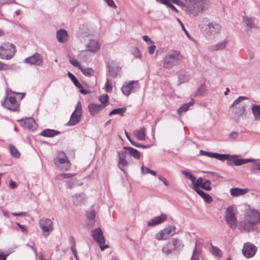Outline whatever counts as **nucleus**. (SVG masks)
<instances>
[{"label":"nucleus","instance_id":"1","mask_svg":"<svg viewBox=\"0 0 260 260\" xmlns=\"http://www.w3.org/2000/svg\"><path fill=\"white\" fill-rule=\"evenodd\" d=\"M260 221V213L255 209L247 210L244 215V220L239 224V229L247 232H258L256 224Z\"/></svg>","mask_w":260,"mask_h":260},{"label":"nucleus","instance_id":"2","mask_svg":"<svg viewBox=\"0 0 260 260\" xmlns=\"http://www.w3.org/2000/svg\"><path fill=\"white\" fill-rule=\"evenodd\" d=\"M22 94L20 100L25 95L24 93L15 92L11 89H7L5 92V98L1 102L3 107L13 112L19 111V103L16 101V95Z\"/></svg>","mask_w":260,"mask_h":260},{"label":"nucleus","instance_id":"3","mask_svg":"<svg viewBox=\"0 0 260 260\" xmlns=\"http://www.w3.org/2000/svg\"><path fill=\"white\" fill-rule=\"evenodd\" d=\"M210 5L209 0H192L184 9L190 17H196L200 13L207 9Z\"/></svg>","mask_w":260,"mask_h":260},{"label":"nucleus","instance_id":"4","mask_svg":"<svg viewBox=\"0 0 260 260\" xmlns=\"http://www.w3.org/2000/svg\"><path fill=\"white\" fill-rule=\"evenodd\" d=\"M213 158L221 161L226 160V164L230 166H233L234 165L238 166L248 162L255 161V160L253 159L240 158L239 156L236 155H231L229 154H220L218 153H214Z\"/></svg>","mask_w":260,"mask_h":260},{"label":"nucleus","instance_id":"5","mask_svg":"<svg viewBox=\"0 0 260 260\" xmlns=\"http://www.w3.org/2000/svg\"><path fill=\"white\" fill-rule=\"evenodd\" d=\"M184 57L180 51L173 50L169 52L163 60V67L167 69L172 68L180 64L183 60Z\"/></svg>","mask_w":260,"mask_h":260},{"label":"nucleus","instance_id":"6","mask_svg":"<svg viewBox=\"0 0 260 260\" xmlns=\"http://www.w3.org/2000/svg\"><path fill=\"white\" fill-rule=\"evenodd\" d=\"M54 163L56 167L62 171H67L71 167L70 162L66 154L62 151L57 153L54 158Z\"/></svg>","mask_w":260,"mask_h":260},{"label":"nucleus","instance_id":"7","mask_svg":"<svg viewBox=\"0 0 260 260\" xmlns=\"http://www.w3.org/2000/svg\"><path fill=\"white\" fill-rule=\"evenodd\" d=\"M182 242L178 239H173L165 245L161 249L162 253L168 255L174 251L179 252L183 247Z\"/></svg>","mask_w":260,"mask_h":260},{"label":"nucleus","instance_id":"8","mask_svg":"<svg viewBox=\"0 0 260 260\" xmlns=\"http://www.w3.org/2000/svg\"><path fill=\"white\" fill-rule=\"evenodd\" d=\"M15 52V46L12 43H3L0 46V58L2 59H11Z\"/></svg>","mask_w":260,"mask_h":260},{"label":"nucleus","instance_id":"9","mask_svg":"<svg viewBox=\"0 0 260 260\" xmlns=\"http://www.w3.org/2000/svg\"><path fill=\"white\" fill-rule=\"evenodd\" d=\"M204 22L208 23L206 25L204 29V33L207 37L209 39L214 36L216 34L220 33L221 30V26L219 23L212 22H208L209 20L207 18L204 19Z\"/></svg>","mask_w":260,"mask_h":260},{"label":"nucleus","instance_id":"10","mask_svg":"<svg viewBox=\"0 0 260 260\" xmlns=\"http://www.w3.org/2000/svg\"><path fill=\"white\" fill-rule=\"evenodd\" d=\"M224 218L227 224L231 229L235 230L236 228L237 220L235 209L233 207L229 206L226 208Z\"/></svg>","mask_w":260,"mask_h":260},{"label":"nucleus","instance_id":"11","mask_svg":"<svg viewBox=\"0 0 260 260\" xmlns=\"http://www.w3.org/2000/svg\"><path fill=\"white\" fill-rule=\"evenodd\" d=\"M82 115V106L80 102H78L76 108L72 113L69 121L67 125L74 126L78 124L81 120Z\"/></svg>","mask_w":260,"mask_h":260},{"label":"nucleus","instance_id":"12","mask_svg":"<svg viewBox=\"0 0 260 260\" xmlns=\"http://www.w3.org/2000/svg\"><path fill=\"white\" fill-rule=\"evenodd\" d=\"M139 89L138 81H131L125 82L121 89L123 94L128 96L131 93L135 92Z\"/></svg>","mask_w":260,"mask_h":260},{"label":"nucleus","instance_id":"13","mask_svg":"<svg viewBox=\"0 0 260 260\" xmlns=\"http://www.w3.org/2000/svg\"><path fill=\"white\" fill-rule=\"evenodd\" d=\"M176 233L175 226H168L157 233L155 238L158 240H166L171 236H173Z\"/></svg>","mask_w":260,"mask_h":260},{"label":"nucleus","instance_id":"14","mask_svg":"<svg viewBox=\"0 0 260 260\" xmlns=\"http://www.w3.org/2000/svg\"><path fill=\"white\" fill-rule=\"evenodd\" d=\"M181 173L191 181L193 184L192 189L194 191L197 189H200L199 187L204 183L203 179L202 177H199L198 179H196L195 176L185 170H182Z\"/></svg>","mask_w":260,"mask_h":260},{"label":"nucleus","instance_id":"15","mask_svg":"<svg viewBox=\"0 0 260 260\" xmlns=\"http://www.w3.org/2000/svg\"><path fill=\"white\" fill-rule=\"evenodd\" d=\"M39 225L43 232L47 233L46 236L53 230V222L49 218H43L39 220Z\"/></svg>","mask_w":260,"mask_h":260},{"label":"nucleus","instance_id":"16","mask_svg":"<svg viewBox=\"0 0 260 260\" xmlns=\"http://www.w3.org/2000/svg\"><path fill=\"white\" fill-rule=\"evenodd\" d=\"M24 62L36 66H42L43 63V59L40 54L36 53L26 58L24 60Z\"/></svg>","mask_w":260,"mask_h":260},{"label":"nucleus","instance_id":"17","mask_svg":"<svg viewBox=\"0 0 260 260\" xmlns=\"http://www.w3.org/2000/svg\"><path fill=\"white\" fill-rule=\"evenodd\" d=\"M17 121L24 128L34 131L37 128V125L35 120L32 118H26L19 119Z\"/></svg>","mask_w":260,"mask_h":260},{"label":"nucleus","instance_id":"18","mask_svg":"<svg viewBox=\"0 0 260 260\" xmlns=\"http://www.w3.org/2000/svg\"><path fill=\"white\" fill-rule=\"evenodd\" d=\"M256 251V247L250 242L244 244L242 253L246 258H250L254 255Z\"/></svg>","mask_w":260,"mask_h":260},{"label":"nucleus","instance_id":"19","mask_svg":"<svg viewBox=\"0 0 260 260\" xmlns=\"http://www.w3.org/2000/svg\"><path fill=\"white\" fill-rule=\"evenodd\" d=\"M91 236L93 239L98 244L105 243V238L104 236L103 231L100 228L92 230L91 231Z\"/></svg>","mask_w":260,"mask_h":260},{"label":"nucleus","instance_id":"20","mask_svg":"<svg viewBox=\"0 0 260 260\" xmlns=\"http://www.w3.org/2000/svg\"><path fill=\"white\" fill-rule=\"evenodd\" d=\"M107 67L110 76L113 78H116L117 76L118 71L120 69L118 63L114 61H108Z\"/></svg>","mask_w":260,"mask_h":260},{"label":"nucleus","instance_id":"21","mask_svg":"<svg viewBox=\"0 0 260 260\" xmlns=\"http://www.w3.org/2000/svg\"><path fill=\"white\" fill-rule=\"evenodd\" d=\"M86 196L83 192L76 193L72 197L73 204L75 206H80L84 204L86 199Z\"/></svg>","mask_w":260,"mask_h":260},{"label":"nucleus","instance_id":"22","mask_svg":"<svg viewBox=\"0 0 260 260\" xmlns=\"http://www.w3.org/2000/svg\"><path fill=\"white\" fill-rule=\"evenodd\" d=\"M243 22L246 25L245 31L249 35L248 31L253 28L256 27V20L255 18L243 17Z\"/></svg>","mask_w":260,"mask_h":260},{"label":"nucleus","instance_id":"23","mask_svg":"<svg viewBox=\"0 0 260 260\" xmlns=\"http://www.w3.org/2000/svg\"><path fill=\"white\" fill-rule=\"evenodd\" d=\"M167 219V215L165 214L162 213L160 216L155 217L150 221H148L147 225L149 226H155L166 221Z\"/></svg>","mask_w":260,"mask_h":260},{"label":"nucleus","instance_id":"24","mask_svg":"<svg viewBox=\"0 0 260 260\" xmlns=\"http://www.w3.org/2000/svg\"><path fill=\"white\" fill-rule=\"evenodd\" d=\"M247 100L248 99L245 96H239L234 102L230 108L236 107L241 109H246V103L244 101Z\"/></svg>","mask_w":260,"mask_h":260},{"label":"nucleus","instance_id":"25","mask_svg":"<svg viewBox=\"0 0 260 260\" xmlns=\"http://www.w3.org/2000/svg\"><path fill=\"white\" fill-rule=\"evenodd\" d=\"M88 109L90 114L92 116H94L103 110L104 109V106H101L100 104L90 103L88 106Z\"/></svg>","mask_w":260,"mask_h":260},{"label":"nucleus","instance_id":"26","mask_svg":"<svg viewBox=\"0 0 260 260\" xmlns=\"http://www.w3.org/2000/svg\"><path fill=\"white\" fill-rule=\"evenodd\" d=\"M86 47L88 51L94 53L99 50L100 45L96 41L90 40L86 45Z\"/></svg>","mask_w":260,"mask_h":260},{"label":"nucleus","instance_id":"27","mask_svg":"<svg viewBox=\"0 0 260 260\" xmlns=\"http://www.w3.org/2000/svg\"><path fill=\"white\" fill-rule=\"evenodd\" d=\"M68 37V32L63 28H61L56 32V38L59 43H65Z\"/></svg>","mask_w":260,"mask_h":260},{"label":"nucleus","instance_id":"28","mask_svg":"<svg viewBox=\"0 0 260 260\" xmlns=\"http://www.w3.org/2000/svg\"><path fill=\"white\" fill-rule=\"evenodd\" d=\"M179 84L187 82L190 78L189 74L184 70H180L177 74Z\"/></svg>","mask_w":260,"mask_h":260},{"label":"nucleus","instance_id":"29","mask_svg":"<svg viewBox=\"0 0 260 260\" xmlns=\"http://www.w3.org/2000/svg\"><path fill=\"white\" fill-rule=\"evenodd\" d=\"M247 188H240L238 187L232 188L230 189V193L233 197L242 196L248 192Z\"/></svg>","mask_w":260,"mask_h":260},{"label":"nucleus","instance_id":"30","mask_svg":"<svg viewBox=\"0 0 260 260\" xmlns=\"http://www.w3.org/2000/svg\"><path fill=\"white\" fill-rule=\"evenodd\" d=\"M60 133V132L59 131L48 128L42 131L40 135L45 137H53Z\"/></svg>","mask_w":260,"mask_h":260},{"label":"nucleus","instance_id":"31","mask_svg":"<svg viewBox=\"0 0 260 260\" xmlns=\"http://www.w3.org/2000/svg\"><path fill=\"white\" fill-rule=\"evenodd\" d=\"M230 108L232 109V114L235 118V120L237 122L239 121V117L244 114L246 110V109H241L236 107H232Z\"/></svg>","mask_w":260,"mask_h":260},{"label":"nucleus","instance_id":"32","mask_svg":"<svg viewBox=\"0 0 260 260\" xmlns=\"http://www.w3.org/2000/svg\"><path fill=\"white\" fill-rule=\"evenodd\" d=\"M123 149L127 150L128 154L136 159H139L141 157L140 152L137 149L131 147L124 146Z\"/></svg>","mask_w":260,"mask_h":260},{"label":"nucleus","instance_id":"33","mask_svg":"<svg viewBox=\"0 0 260 260\" xmlns=\"http://www.w3.org/2000/svg\"><path fill=\"white\" fill-rule=\"evenodd\" d=\"M194 191H196L199 196H200L206 203L210 204L212 202L213 199L212 197L207 193L204 192L202 189H197Z\"/></svg>","mask_w":260,"mask_h":260},{"label":"nucleus","instance_id":"34","mask_svg":"<svg viewBox=\"0 0 260 260\" xmlns=\"http://www.w3.org/2000/svg\"><path fill=\"white\" fill-rule=\"evenodd\" d=\"M194 103V100L192 99L189 103L184 104L178 109V114L181 115L184 112H186L189 107L193 105Z\"/></svg>","mask_w":260,"mask_h":260},{"label":"nucleus","instance_id":"35","mask_svg":"<svg viewBox=\"0 0 260 260\" xmlns=\"http://www.w3.org/2000/svg\"><path fill=\"white\" fill-rule=\"evenodd\" d=\"M227 44H228V41L224 40V41H223L219 43H218L216 45H212L211 47V49L212 51L223 50L224 48H225Z\"/></svg>","mask_w":260,"mask_h":260},{"label":"nucleus","instance_id":"36","mask_svg":"<svg viewBox=\"0 0 260 260\" xmlns=\"http://www.w3.org/2000/svg\"><path fill=\"white\" fill-rule=\"evenodd\" d=\"M79 69L81 70L83 74L86 76L90 77L94 75V71L92 68H85L81 66Z\"/></svg>","mask_w":260,"mask_h":260},{"label":"nucleus","instance_id":"37","mask_svg":"<svg viewBox=\"0 0 260 260\" xmlns=\"http://www.w3.org/2000/svg\"><path fill=\"white\" fill-rule=\"evenodd\" d=\"M126 111V108L125 107L114 109L110 111L109 113V115L111 116L113 115L118 114L120 116H123Z\"/></svg>","mask_w":260,"mask_h":260},{"label":"nucleus","instance_id":"38","mask_svg":"<svg viewBox=\"0 0 260 260\" xmlns=\"http://www.w3.org/2000/svg\"><path fill=\"white\" fill-rule=\"evenodd\" d=\"M252 113L256 119H260V106L254 105L252 107Z\"/></svg>","mask_w":260,"mask_h":260},{"label":"nucleus","instance_id":"39","mask_svg":"<svg viewBox=\"0 0 260 260\" xmlns=\"http://www.w3.org/2000/svg\"><path fill=\"white\" fill-rule=\"evenodd\" d=\"M68 76L77 88L82 87V84L72 73L69 72L68 73Z\"/></svg>","mask_w":260,"mask_h":260},{"label":"nucleus","instance_id":"40","mask_svg":"<svg viewBox=\"0 0 260 260\" xmlns=\"http://www.w3.org/2000/svg\"><path fill=\"white\" fill-rule=\"evenodd\" d=\"M9 150L11 154L15 158H19L20 153L17 148L12 145H9Z\"/></svg>","mask_w":260,"mask_h":260},{"label":"nucleus","instance_id":"41","mask_svg":"<svg viewBox=\"0 0 260 260\" xmlns=\"http://www.w3.org/2000/svg\"><path fill=\"white\" fill-rule=\"evenodd\" d=\"M136 135L137 139L141 141H143L145 139V128L141 127L139 130L136 132Z\"/></svg>","mask_w":260,"mask_h":260},{"label":"nucleus","instance_id":"42","mask_svg":"<svg viewBox=\"0 0 260 260\" xmlns=\"http://www.w3.org/2000/svg\"><path fill=\"white\" fill-rule=\"evenodd\" d=\"M128 165V162L126 159H118V167L124 173H126V167Z\"/></svg>","mask_w":260,"mask_h":260},{"label":"nucleus","instance_id":"43","mask_svg":"<svg viewBox=\"0 0 260 260\" xmlns=\"http://www.w3.org/2000/svg\"><path fill=\"white\" fill-rule=\"evenodd\" d=\"M99 100L101 103L100 105L101 106H104L105 108L108 104L109 98V96L107 94H105L100 96Z\"/></svg>","mask_w":260,"mask_h":260},{"label":"nucleus","instance_id":"44","mask_svg":"<svg viewBox=\"0 0 260 260\" xmlns=\"http://www.w3.org/2000/svg\"><path fill=\"white\" fill-rule=\"evenodd\" d=\"M210 246L211 247V252L213 255L219 257L222 256V251L218 247L213 246L211 243Z\"/></svg>","mask_w":260,"mask_h":260},{"label":"nucleus","instance_id":"45","mask_svg":"<svg viewBox=\"0 0 260 260\" xmlns=\"http://www.w3.org/2000/svg\"><path fill=\"white\" fill-rule=\"evenodd\" d=\"M211 184V182L209 180H206L200 187L206 191H210L212 189Z\"/></svg>","mask_w":260,"mask_h":260},{"label":"nucleus","instance_id":"46","mask_svg":"<svg viewBox=\"0 0 260 260\" xmlns=\"http://www.w3.org/2000/svg\"><path fill=\"white\" fill-rule=\"evenodd\" d=\"M156 1L162 4L166 5L167 7L174 10L175 12H176V13L178 12V10L172 3H168V2L166 1Z\"/></svg>","mask_w":260,"mask_h":260},{"label":"nucleus","instance_id":"47","mask_svg":"<svg viewBox=\"0 0 260 260\" xmlns=\"http://www.w3.org/2000/svg\"><path fill=\"white\" fill-rule=\"evenodd\" d=\"M205 93V88L204 84L200 86L197 90L196 95L198 96H203Z\"/></svg>","mask_w":260,"mask_h":260},{"label":"nucleus","instance_id":"48","mask_svg":"<svg viewBox=\"0 0 260 260\" xmlns=\"http://www.w3.org/2000/svg\"><path fill=\"white\" fill-rule=\"evenodd\" d=\"M87 218L89 220H93L95 217V212L94 210L91 209L90 211L86 212Z\"/></svg>","mask_w":260,"mask_h":260},{"label":"nucleus","instance_id":"49","mask_svg":"<svg viewBox=\"0 0 260 260\" xmlns=\"http://www.w3.org/2000/svg\"><path fill=\"white\" fill-rule=\"evenodd\" d=\"M104 89L106 92L108 93L111 92L112 90V86L111 85L110 81L108 79H107V81L105 83Z\"/></svg>","mask_w":260,"mask_h":260},{"label":"nucleus","instance_id":"50","mask_svg":"<svg viewBox=\"0 0 260 260\" xmlns=\"http://www.w3.org/2000/svg\"><path fill=\"white\" fill-rule=\"evenodd\" d=\"M128 154L127 150L118 152V159H126L127 154Z\"/></svg>","mask_w":260,"mask_h":260},{"label":"nucleus","instance_id":"51","mask_svg":"<svg viewBox=\"0 0 260 260\" xmlns=\"http://www.w3.org/2000/svg\"><path fill=\"white\" fill-rule=\"evenodd\" d=\"M12 70V67L0 61V71H8Z\"/></svg>","mask_w":260,"mask_h":260},{"label":"nucleus","instance_id":"52","mask_svg":"<svg viewBox=\"0 0 260 260\" xmlns=\"http://www.w3.org/2000/svg\"><path fill=\"white\" fill-rule=\"evenodd\" d=\"M131 144L135 147H141V148H145V149L149 148L151 147V145H143L141 143H137L135 141L131 142Z\"/></svg>","mask_w":260,"mask_h":260},{"label":"nucleus","instance_id":"53","mask_svg":"<svg viewBox=\"0 0 260 260\" xmlns=\"http://www.w3.org/2000/svg\"><path fill=\"white\" fill-rule=\"evenodd\" d=\"M70 63L74 67H78L79 69L81 67V65L76 59L70 58L69 60Z\"/></svg>","mask_w":260,"mask_h":260},{"label":"nucleus","instance_id":"54","mask_svg":"<svg viewBox=\"0 0 260 260\" xmlns=\"http://www.w3.org/2000/svg\"><path fill=\"white\" fill-rule=\"evenodd\" d=\"M214 153L205 151L203 150H201L200 151V154L202 155H206L211 158H213Z\"/></svg>","mask_w":260,"mask_h":260},{"label":"nucleus","instance_id":"55","mask_svg":"<svg viewBox=\"0 0 260 260\" xmlns=\"http://www.w3.org/2000/svg\"><path fill=\"white\" fill-rule=\"evenodd\" d=\"M74 176V174L71 173H61L57 175V178H60V177H62L63 178H69L72 177Z\"/></svg>","mask_w":260,"mask_h":260},{"label":"nucleus","instance_id":"56","mask_svg":"<svg viewBox=\"0 0 260 260\" xmlns=\"http://www.w3.org/2000/svg\"><path fill=\"white\" fill-rule=\"evenodd\" d=\"M239 136V133L235 131H233L229 134V137L233 139H237Z\"/></svg>","mask_w":260,"mask_h":260},{"label":"nucleus","instance_id":"57","mask_svg":"<svg viewBox=\"0 0 260 260\" xmlns=\"http://www.w3.org/2000/svg\"><path fill=\"white\" fill-rule=\"evenodd\" d=\"M255 170H259L260 171V162H258L257 163H256L255 164L252 165L251 167V171L254 173V171Z\"/></svg>","mask_w":260,"mask_h":260},{"label":"nucleus","instance_id":"58","mask_svg":"<svg viewBox=\"0 0 260 260\" xmlns=\"http://www.w3.org/2000/svg\"><path fill=\"white\" fill-rule=\"evenodd\" d=\"M133 54L136 58H141L140 51L137 48L134 49Z\"/></svg>","mask_w":260,"mask_h":260},{"label":"nucleus","instance_id":"59","mask_svg":"<svg viewBox=\"0 0 260 260\" xmlns=\"http://www.w3.org/2000/svg\"><path fill=\"white\" fill-rule=\"evenodd\" d=\"M104 1L106 2L107 5L109 7L113 8H116V6L115 5V4L113 0H104Z\"/></svg>","mask_w":260,"mask_h":260},{"label":"nucleus","instance_id":"60","mask_svg":"<svg viewBox=\"0 0 260 260\" xmlns=\"http://www.w3.org/2000/svg\"><path fill=\"white\" fill-rule=\"evenodd\" d=\"M158 178L159 180L161 181L166 186L169 185V183L165 178L161 175H158Z\"/></svg>","mask_w":260,"mask_h":260},{"label":"nucleus","instance_id":"61","mask_svg":"<svg viewBox=\"0 0 260 260\" xmlns=\"http://www.w3.org/2000/svg\"><path fill=\"white\" fill-rule=\"evenodd\" d=\"M8 255L9 254H5L3 251L0 250V260H6Z\"/></svg>","mask_w":260,"mask_h":260},{"label":"nucleus","instance_id":"62","mask_svg":"<svg viewBox=\"0 0 260 260\" xmlns=\"http://www.w3.org/2000/svg\"><path fill=\"white\" fill-rule=\"evenodd\" d=\"M156 46L154 45H152L148 47V52L150 54H152L154 52Z\"/></svg>","mask_w":260,"mask_h":260},{"label":"nucleus","instance_id":"63","mask_svg":"<svg viewBox=\"0 0 260 260\" xmlns=\"http://www.w3.org/2000/svg\"><path fill=\"white\" fill-rule=\"evenodd\" d=\"M17 225L21 230L23 232L27 231V229L24 225L21 224L19 223H16Z\"/></svg>","mask_w":260,"mask_h":260},{"label":"nucleus","instance_id":"64","mask_svg":"<svg viewBox=\"0 0 260 260\" xmlns=\"http://www.w3.org/2000/svg\"><path fill=\"white\" fill-rule=\"evenodd\" d=\"M98 244L100 247L101 251H104L106 248H109V246L107 244H106V245L105 244Z\"/></svg>","mask_w":260,"mask_h":260}]
</instances>
